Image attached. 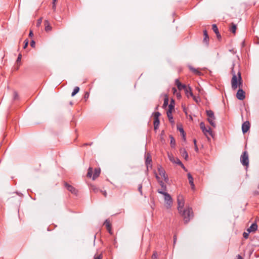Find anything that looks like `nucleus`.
<instances>
[{
    "label": "nucleus",
    "mask_w": 259,
    "mask_h": 259,
    "mask_svg": "<svg viewBox=\"0 0 259 259\" xmlns=\"http://www.w3.org/2000/svg\"><path fill=\"white\" fill-rule=\"evenodd\" d=\"M206 115L208 116L207 120L209 122V124L212 126L213 127H215L216 126L215 123V116L214 115L213 112L211 110H206Z\"/></svg>",
    "instance_id": "4"
},
{
    "label": "nucleus",
    "mask_w": 259,
    "mask_h": 259,
    "mask_svg": "<svg viewBox=\"0 0 259 259\" xmlns=\"http://www.w3.org/2000/svg\"><path fill=\"white\" fill-rule=\"evenodd\" d=\"M29 37H32L33 36V32L31 30H30L29 32Z\"/></svg>",
    "instance_id": "47"
},
{
    "label": "nucleus",
    "mask_w": 259,
    "mask_h": 259,
    "mask_svg": "<svg viewBox=\"0 0 259 259\" xmlns=\"http://www.w3.org/2000/svg\"><path fill=\"white\" fill-rule=\"evenodd\" d=\"M236 28H237L236 25L235 24H234V23H232L231 28L230 29V31L232 33H235L236 32Z\"/></svg>",
    "instance_id": "24"
},
{
    "label": "nucleus",
    "mask_w": 259,
    "mask_h": 259,
    "mask_svg": "<svg viewBox=\"0 0 259 259\" xmlns=\"http://www.w3.org/2000/svg\"><path fill=\"white\" fill-rule=\"evenodd\" d=\"M93 173V168L90 167L88 169V171L87 173V177L89 178H91Z\"/></svg>",
    "instance_id": "28"
},
{
    "label": "nucleus",
    "mask_w": 259,
    "mask_h": 259,
    "mask_svg": "<svg viewBox=\"0 0 259 259\" xmlns=\"http://www.w3.org/2000/svg\"><path fill=\"white\" fill-rule=\"evenodd\" d=\"M28 40L27 39H26L24 41V45L23 46V48L25 49L28 46Z\"/></svg>",
    "instance_id": "37"
},
{
    "label": "nucleus",
    "mask_w": 259,
    "mask_h": 259,
    "mask_svg": "<svg viewBox=\"0 0 259 259\" xmlns=\"http://www.w3.org/2000/svg\"><path fill=\"white\" fill-rule=\"evenodd\" d=\"M79 91V88L76 87L74 88V90L71 94V96H74Z\"/></svg>",
    "instance_id": "25"
},
{
    "label": "nucleus",
    "mask_w": 259,
    "mask_h": 259,
    "mask_svg": "<svg viewBox=\"0 0 259 259\" xmlns=\"http://www.w3.org/2000/svg\"><path fill=\"white\" fill-rule=\"evenodd\" d=\"M168 104V99L167 98H165L164 99V102L163 104V108H166Z\"/></svg>",
    "instance_id": "29"
},
{
    "label": "nucleus",
    "mask_w": 259,
    "mask_h": 259,
    "mask_svg": "<svg viewBox=\"0 0 259 259\" xmlns=\"http://www.w3.org/2000/svg\"><path fill=\"white\" fill-rule=\"evenodd\" d=\"M167 117L169 119V120L170 122H174V120H173V117L172 116V112H170V114H169V112L168 111H167Z\"/></svg>",
    "instance_id": "26"
},
{
    "label": "nucleus",
    "mask_w": 259,
    "mask_h": 259,
    "mask_svg": "<svg viewBox=\"0 0 259 259\" xmlns=\"http://www.w3.org/2000/svg\"><path fill=\"white\" fill-rule=\"evenodd\" d=\"M194 143L195 146L197 145H196V140H194Z\"/></svg>",
    "instance_id": "58"
},
{
    "label": "nucleus",
    "mask_w": 259,
    "mask_h": 259,
    "mask_svg": "<svg viewBox=\"0 0 259 259\" xmlns=\"http://www.w3.org/2000/svg\"><path fill=\"white\" fill-rule=\"evenodd\" d=\"M238 259H242V257L241 256V255H238Z\"/></svg>",
    "instance_id": "55"
},
{
    "label": "nucleus",
    "mask_w": 259,
    "mask_h": 259,
    "mask_svg": "<svg viewBox=\"0 0 259 259\" xmlns=\"http://www.w3.org/2000/svg\"><path fill=\"white\" fill-rule=\"evenodd\" d=\"M101 192L103 193V195L105 196V197H106L107 196V192L105 191H101Z\"/></svg>",
    "instance_id": "46"
},
{
    "label": "nucleus",
    "mask_w": 259,
    "mask_h": 259,
    "mask_svg": "<svg viewBox=\"0 0 259 259\" xmlns=\"http://www.w3.org/2000/svg\"><path fill=\"white\" fill-rule=\"evenodd\" d=\"M93 190L95 192H97L99 191L98 189V188H95V187L93 188Z\"/></svg>",
    "instance_id": "48"
},
{
    "label": "nucleus",
    "mask_w": 259,
    "mask_h": 259,
    "mask_svg": "<svg viewBox=\"0 0 259 259\" xmlns=\"http://www.w3.org/2000/svg\"><path fill=\"white\" fill-rule=\"evenodd\" d=\"M188 179L189 180V182L192 187V189H193L194 188L195 185L193 182V178L190 173L188 174Z\"/></svg>",
    "instance_id": "15"
},
{
    "label": "nucleus",
    "mask_w": 259,
    "mask_h": 259,
    "mask_svg": "<svg viewBox=\"0 0 259 259\" xmlns=\"http://www.w3.org/2000/svg\"><path fill=\"white\" fill-rule=\"evenodd\" d=\"M191 69L193 70L194 72L197 73L198 71L195 68H191Z\"/></svg>",
    "instance_id": "50"
},
{
    "label": "nucleus",
    "mask_w": 259,
    "mask_h": 259,
    "mask_svg": "<svg viewBox=\"0 0 259 259\" xmlns=\"http://www.w3.org/2000/svg\"><path fill=\"white\" fill-rule=\"evenodd\" d=\"M231 72L233 74V77L231 79L232 88L233 90H235L238 87L239 88L236 94V97L238 100H243L245 99V92L241 89L242 86V80L241 73L239 71L237 75L234 71L233 67L232 68Z\"/></svg>",
    "instance_id": "1"
},
{
    "label": "nucleus",
    "mask_w": 259,
    "mask_h": 259,
    "mask_svg": "<svg viewBox=\"0 0 259 259\" xmlns=\"http://www.w3.org/2000/svg\"><path fill=\"white\" fill-rule=\"evenodd\" d=\"M21 57H22V56L21 54H19L18 55V57L17 58V62L18 63L19 62H20L21 60Z\"/></svg>",
    "instance_id": "41"
},
{
    "label": "nucleus",
    "mask_w": 259,
    "mask_h": 259,
    "mask_svg": "<svg viewBox=\"0 0 259 259\" xmlns=\"http://www.w3.org/2000/svg\"><path fill=\"white\" fill-rule=\"evenodd\" d=\"M44 24H45V30L47 32L51 30L52 27L50 25V23H49V21L48 20H46L44 21Z\"/></svg>",
    "instance_id": "16"
},
{
    "label": "nucleus",
    "mask_w": 259,
    "mask_h": 259,
    "mask_svg": "<svg viewBox=\"0 0 259 259\" xmlns=\"http://www.w3.org/2000/svg\"><path fill=\"white\" fill-rule=\"evenodd\" d=\"M200 127L205 135L207 136V134H209V135L211 136L212 135V132L211 128L209 127L208 129H207L203 122H200Z\"/></svg>",
    "instance_id": "9"
},
{
    "label": "nucleus",
    "mask_w": 259,
    "mask_h": 259,
    "mask_svg": "<svg viewBox=\"0 0 259 259\" xmlns=\"http://www.w3.org/2000/svg\"><path fill=\"white\" fill-rule=\"evenodd\" d=\"M182 215L184 217L185 223H188L190 219L193 217V212L191 208L188 207L185 209H182V211L180 212Z\"/></svg>",
    "instance_id": "2"
},
{
    "label": "nucleus",
    "mask_w": 259,
    "mask_h": 259,
    "mask_svg": "<svg viewBox=\"0 0 259 259\" xmlns=\"http://www.w3.org/2000/svg\"><path fill=\"white\" fill-rule=\"evenodd\" d=\"M195 150L196 151H198V148L197 145L195 146Z\"/></svg>",
    "instance_id": "52"
},
{
    "label": "nucleus",
    "mask_w": 259,
    "mask_h": 259,
    "mask_svg": "<svg viewBox=\"0 0 259 259\" xmlns=\"http://www.w3.org/2000/svg\"><path fill=\"white\" fill-rule=\"evenodd\" d=\"M89 97V94L88 93H86L85 95V98L86 97Z\"/></svg>",
    "instance_id": "57"
},
{
    "label": "nucleus",
    "mask_w": 259,
    "mask_h": 259,
    "mask_svg": "<svg viewBox=\"0 0 259 259\" xmlns=\"http://www.w3.org/2000/svg\"><path fill=\"white\" fill-rule=\"evenodd\" d=\"M183 111L184 112L187 114V109L186 108H184L183 109Z\"/></svg>",
    "instance_id": "51"
},
{
    "label": "nucleus",
    "mask_w": 259,
    "mask_h": 259,
    "mask_svg": "<svg viewBox=\"0 0 259 259\" xmlns=\"http://www.w3.org/2000/svg\"><path fill=\"white\" fill-rule=\"evenodd\" d=\"M158 106H157V107H156V108H155V110H157V109H158Z\"/></svg>",
    "instance_id": "62"
},
{
    "label": "nucleus",
    "mask_w": 259,
    "mask_h": 259,
    "mask_svg": "<svg viewBox=\"0 0 259 259\" xmlns=\"http://www.w3.org/2000/svg\"><path fill=\"white\" fill-rule=\"evenodd\" d=\"M158 171L160 176H161V177L164 176V175L165 174V171L161 166H159L158 167Z\"/></svg>",
    "instance_id": "22"
},
{
    "label": "nucleus",
    "mask_w": 259,
    "mask_h": 259,
    "mask_svg": "<svg viewBox=\"0 0 259 259\" xmlns=\"http://www.w3.org/2000/svg\"><path fill=\"white\" fill-rule=\"evenodd\" d=\"M244 41H243L242 42V47H243V46H244Z\"/></svg>",
    "instance_id": "60"
},
{
    "label": "nucleus",
    "mask_w": 259,
    "mask_h": 259,
    "mask_svg": "<svg viewBox=\"0 0 259 259\" xmlns=\"http://www.w3.org/2000/svg\"><path fill=\"white\" fill-rule=\"evenodd\" d=\"M157 192L158 193L164 195L166 206L167 208H170L172 203V198L170 195L168 193L165 192L161 190H158Z\"/></svg>",
    "instance_id": "3"
},
{
    "label": "nucleus",
    "mask_w": 259,
    "mask_h": 259,
    "mask_svg": "<svg viewBox=\"0 0 259 259\" xmlns=\"http://www.w3.org/2000/svg\"><path fill=\"white\" fill-rule=\"evenodd\" d=\"M212 29L214 31V32L216 34L217 36L218 39H220L221 38V36L220 33H219V29L218 28V27L216 24H213L212 25Z\"/></svg>",
    "instance_id": "12"
},
{
    "label": "nucleus",
    "mask_w": 259,
    "mask_h": 259,
    "mask_svg": "<svg viewBox=\"0 0 259 259\" xmlns=\"http://www.w3.org/2000/svg\"><path fill=\"white\" fill-rule=\"evenodd\" d=\"M41 22H42V18H40L37 20V21L36 23V26L39 27L40 25Z\"/></svg>",
    "instance_id": "33"
},
{
    "label": "nucleus",
    "mask_w": 259,
    "mask_h": 259,
    "mask_svg": "<svg viewBox=\"0 0 259 259\" xmlns=\"http://www.w3.org/2000/svg\"><path fill=\"white\" fill-rule=\"evenodd\" d=\"M152 161L151 158L150 157H147L146 159L145 163L147 165V168L149 166V164H150L151 162Z\"/></svg>",
    "instance_id": "27"
},
{
    "label": "nucleus",
    "mask_w": 259,
    "mask_h": 259,
    "mask_svg": "<svg viewBox=\"0 0 259 259\" xmlns=\"http://www.w3.org/2000/svg\"><path fill=\"white\" fill-rule=\"evenodd\" d=\"M160 115V113L159 112L154 113V119H159V116Z\"/></svg>",
    "instance_id": "32"
},
{
    "label": "nucleus",
    "mask_w": 259,
    "mask_h": 259,
    "mask_svg": "<svg viewBox=\"0 0 259 259\" xmlns=\"http://www.w3.org/2000/svg\"><path fill=\"white\" fill-rule=\"evenodd\" d=\"M94 259H102V255L100 254L97 256H95Z\"/></svg>",
    "instance_id": "43"
},
{
    "label": "nucleus",
    "mask_w": 259,
    "mask_h": 259,
    "mask_svg": "<svg viewBox=\"0 0 259 259\" xmlns=\"http://www.w3.org/2000/svg\"><path fill=\"white\" fill-rule=\"evenodd\" d=\"M176 144V142L175 139L172 137L170 136V145L171 147H174Z\"/></svg>",
    "instance_id": "30"
},
{
    "label": "nucleus",
    "mask_w": 259,
    "mask_h": 259,
    "mask_svg": "<svg viewBox=\"0 0 259 259\" xmlns=\"http://www.w3.org/2000/svg\"><path fill=\"white\" fill-rule=\"evenodd\" d=\"M249 233H249L248 232H244L243 234V237L244 238H245V239L248 238Z\"/></svg>",
    "instance_id": "34"
},
{
    "label": "nucleus",
    "mask_w": 259,
    "mask_h": 259,
    "mask_svg": "<svg viewBox=\"0 0 259 259\" xmlns=\"http://www.w3.org/2000/svg\"><path fill=\"white\" fill-rule=\"evenodd\" d=\"M163 179H164V180L165 181V182H167L168 180V177L166 176V174L164 175V176H162Z\"/></svg>",
    "instance_id": "39"
},
{
    "label": "nucleus",
    "mask_w": 259,
    "mask_h": 259,
    "mask_svg": "<svg viewBox=\"0 0 259 259\" xmlns=\"http://www.w3.org/2000/svg\"><path fill=\"white\" fill-rule=\"evenodd\" d=\"M160 123L159 119H155L154 120V130H157L158 127Z\"/></svg>",
    "instance_id": "23"
},
{
    "label": "nucleus",
    "mask_w": 259,
    "mask_h": 259,
    "mask_svg": "<svg viewBox=\"0 0 259 259\" xmlns=\"http://www.w3.org/2000/svg\"><path fill=\"white\" fill-rule=\"evenodd\" d=\"M160 185L161 186L162 188H163L164 190L166 189V185L164 184V183L162 181H160Z\"/></svg>",
    "instance_id": "35"
},
{
    "label": "nucleus",
    "mask_w": 259,
    "mask_h": 259,
    "mask_svg": "<svg viewBox=\"0 0 259 259\" xmlns=\"http://www.w3.org/2000/svg\"><path fill=\"white\" fill-rule=\"evenodd\" d=\"M240 161L244 166H248L249 164L248 155L246 151L243 152L240 157Z\"/></svg>",
    "instance_id": "5"
},
{
    "label": "nucleus",
    "mask_w": 259,
    "mask_h": 259,
    "mask_svg": "<svg viewBox=\"0 0 259 259\" xmlns=\"http://www.w3.org/2000/svg\"><path fill=\"white\" fill-rule=\"evenodd\" d=\"M172 90L174 91V93L177 92V90L175 88H172Z\"/></svg>",
    "instance_id": "54"
},
{
    "label": "nucleus",
    "mask_w": 259,
    "mask_h": 259,
    "mask_svg": "<svg viewBox=\"0 0 259 259\" xmlns=\"http://www.w3.org/2000/svg\"><path fill=\"white\" fill-rule=\"evenodd\" d=\"M18 95L17 93V92H14V99L15 100L17 99V97H18Z\"/></svg>",
    "instance_id": "42"
},
{
    "label": "nucleus",
    "mask_w": 259,
    "mask_h": 259,
    "mask_svg": "<svg viewBox=\"0 0 259 259\" xmlns=\"http://www.w3.org/2000/svg\"><path fill=\"white\" fill-rule=\"evenodd\" d=\"M250 128V123L249 122L246 121L243 123L242 125V131L243 134L246 133Z\"/></svg>",
    "instance_id": "11"
},
{
    "label": "nucleus",
    "mask_w": 259,
    "mask_h": 259,
    "mask_svg": "<svg viewBox=\"0 0 259 259\" xmlns=\"http://www.w3.org/2000/svg\"><path fill=\"white\" fill-rule=\"evenodd\" d=\"M175 83L179 90H184L186 96H188V89L186 85L182 84L178 79H176Z\"/></svg>",
    "instance_id": "7"
},
{
    "label": "nucleus",
    "mask_w": 259,
    "mask_h": 259,
    "mask_svg": "<svg viewBox=\"0 0 259 259\" xmlns=\"http://www.w3.org/2000/svg\"><path fill=\"white\" fill-rule=\"evenodd\" d=\"M64 185L68 191L74 195H77L78 191L74 187L67 183H65Z\"/></svg>",
    "instance_id": "10"
},
{
    "label": "nucleus",
    "mask_w": 259,
    "mask_h": 259,
    "mask_svg": "<svg viewBox=\"0 0 259 259\" xmlns=\"http://www.w3.org/2000/svg\"><path fill=\"white\" fill-rule=\"evenodd\" d=\"M168 158L171 162L180 165L185 170L187 171L186 167L178 158L175 157L171 155H168Z\"/></svg>",
    "instance_id": "6"
},
{
    "label": "nucleus",
    "mask_w": 259,
    "mask_h": 259,
    "mask_svg": "<svg viewBox=\"0 0 259 259\" xmlns=\"http://www.w3.org/2000/svg\"><path fill=\"white\" fill-rule=\"evenodd\" d=\"M92 144V143H91V144H90L89 145H91ZM89 145L88 143H85V144H84V146H85V145Z\"/></svg>",
    "instance_id": "59"
},
{
    "label": "nucleus",
    "mask_w": 259,
    "mask_h": 259,
    "mask_svg": "<svg viewBox=\"0 0 259 259\" xmlns=\"http://www.w3.org/2000/svg\"><path fill=\"white\" fill-rule=\"evenodd\" d=\"M104 225L106 226L107 230L108 231L109 233L111 234H112V231H111V225L110 223L108 222L107 220H106L104 222Z\"/></svg>",
    "instance_id": "17"
},
{
    "label": "nucleus",
    "mask_w": 259,
    "mask_h": 259,
    "mask_svg": "<svg viewBox=\"0 0 259 259\" xmlns=\"http://www.w3.org/2000/svg\"><path fill=\"white\" fill-rule=\"evenodd\" d=\"M181 134H182V135L183 136L184 140L185 141L186 140V135H185V132L183 133H181Z\"/></svg>",
    "instance_id": "45"
},
{
    "label": "nucleus",
    "mask_w": 259,
    "mask_h": 259,
    "mask_svg": "<svg viewBox=\"0 0 259 259\" xmlns=\"http://www.w3.org/2000/svg\"><path fill=\"white\" fill-rule=\"evenodd\" d=\"M152 259H157V254L156 252H154L152 255Z\"/></svg>",
    "instance_id": "36"
},
{
    "label": "nucleus",
    "mask_w": 259,
    "mask_h": 259,
    "mask_svg": "<svg viewBox=\"0 0 259 259\" xmlns=\"http://www.w3.org/2000/svg\"><path fill=\"white\" fill-rule=\"evenodd\" d=\"M174 108H175L174 100L173 99H172L170 104L168 105V110L167 111H168L169 114H170V112L172 111V110L174 109Z\"/></svg>",
    "instance_id": "19"
},
{
    "label": "nucleus",
    "mask_w": 259,
    "mask_h": 259,
    "mask_svg": "<svg viewBox=\"0 0 259 259\" xmlns=\"http://www.w3.org/2000/svg\"><path fill=\"white\" fill-rule=\"evenodd\" d=\"M100 168H95L94 170V173L93 176V180H95L97 177H98L100 174Z\"/></svg>",
    "instance_id": "18"
},
{
    "label": "nucleus",
    "mask_w": 259,
    "mask_h": 259,
    "mask_svg": "<svg viewBox=\"0 0 259 259\" xmlns=\"http://www.w3.org/2000/svg\"><path fill=\"white\" fill-rule=\"evenodd\" d=\"M180 153L186 160L188 158V154L185 148H181L180 150Z\"/></svg>",
    "instance_id": "14"
},
{
    "label": "nucleus",
    "mask_w": 259,
    "mask_h": 259,
    "mask_svg": "<svg viewBox=\"0 0 259 259\" xmlns=\"http://www.w3.org/2000/svg\"><path fill=\"white\" fill-rule=\"evenodd\" d=\"M57 0H53V3H52V4H56V2H57Z\"/></svg>",
    "instance_id": "56"
},
{
    "label": "nucleus",
    "mask_w": 259,
    "mask_h": 259,
    "mask_svg": "<svg viewBox=\"0 0 259 259\" xmlns=\"http://www.w3.org/2000/svg\"><path fill=\"white\" fill-rule=\"evenodd\" d=\"M176 241H177V237H176V235H174V244L175 245L176 243Z\"/></svg>",
    "instance_id": "44"
},
{
    "label": "nucleus",
    "mask_w": 259,
    "mask_h": 259,
    "mask_svg": "<svg viewBox=\"0 0 259 259\" xmlns=\"http://www.w3.org/2000/svg\"><path fill=\"white\" fill-rule=\"evenodd\" d=\"M190 90V96L192 97H193V100L197 103L199 102L200 100V98L198 96H194L193 94V93L191 90V88H189Z\"/></svg>",
    "instance_id": "20"
},
{
    "label": "nucleus",
    "mask_w": 259,
    "mask_h": 259,
    "mask_svg": "<svg viewBox=\"0 0 259 259\" xmlns=\"http://www.w3.org/2000/svg\"><path fill=\"white\" fill-rule=\"evenodd\" d=\"M53 9L55 11L56 8V4H53L52 6Z\"/></svg>",
    "instance_id": "49"
},
{
    "label": "nucleus",
    "mask_w": 259,
    "mask_h": 259,
    "mask_svg": "<svg viewBox=\"0 0 259 259\" xmlns=\"http://www.w3.org/2000/svg\"><path fill=\"white\" fill-rule=\"evenodd\" d=\"M189 88H190V87L187 88L188 89V96H187L188 97H189V96H190V90H189Z\"/></svg>",
    "instance_id": "53"
},
{
    "label": "nucleus",
    "mask_w": 259,
    "mask_h": 259,
    "mask_svg": "<svg viewBox=\"0 0 259 259\" xmlns=\"http://www.w3.org/2000/svg\"><path fill=\"white\" fill-rule=\"evenodd\" d=\"M142 189V184H139L138 186V191L140 193L141 195H143Z\"/></svg>",
    "instance_id": "31"
},
{
    "label": "nucleus",
    "mask_w": 259,
    "mask_h": 259,
    "mask_svg": "<svg viewBox=\"0 0 259 259\" xmlns=\"http://www.w3.org/2000/svg\"><path fill=\"white\" fill-rule=\"evenodd\" d=\"M156 179H159V177L158 176H156Z\"/></svg>",
    "instance_id": "61"
},
{
    "label": "nucleus",
    "mask_w": 259,
    "mask_h": 259,
    "mask_svg": "<svg viewBox=\"0 0 259 259\" xmlns=\"http://www.w3.org/2000/svg\"><path fill=\"white\" fill-rule=\"evenodd\" d=\"M178 130L180 131L181 133H184V129L182 127H178Z\"/></svg>",
    "instance_id": "40"
},
{
    "label": "nucleus",
    "mask_w": 259,
    "mask_h": 259,
    "mask_svg": "<svg viewBox=\"0 0 259 259\" xmlns=\"http://www.w3.org/2000/svg\"><path fill=\"white\" fill-rule=\"evenodd\" d=\"M203 35H204V39H203V42L205 43L207 45H208V41L209 37L207 34V31L206 30H204L203 31Z\"/></svg>",
    "instance_id": "21"
},
{
    "label": "nucleus",
    "mask_w": 259,
    "mask_h": 259,
    "mask_svg": "<svg viewBox=\"0 0 259 259\" xmlns=\"http://www.w3.org/2000/svg\"><path fill=\"white\" fill-rule=\"evenodd\" d=\"M35 42L34 40H32L30 42V46L31 47L34 48L35 47Z\"/></svg>",
    "instance_id": "38"
},
{
    "label": "nucleus",
    "mask_w": 259,
    "mask_h": 259,
    "mask_svg": "<svg viewBox=\"0 0 259 259\" xmlns=\"http://www.w3.org/2000/svg\"><path fill=\"white\" fill-rule=\"evenodd\" d=\"M177 201H178V210L179 211V212H181L182 209H183V207L184 206V203H185L183 196L182 195H179L177 198Z\"/></svg>",
    "instance_id": "8"
},
{
    "label": "nucleus",
    "mask_w": 259,
    "mask_h": 259,
    "mask_svg": "<svg viewBox=\"0 0 259 259\" xmlns=\"http://www.w3.org/2000/svg\"><path fill=\"white\" fill-rule=\"evenodd\" d=\"M257 229V225L256 223H253L251 224V225L250 226L249 228H248L247 230V231L249 233H250L251 232H254L256 231Z\"/></svg>",
    "instance_id": "13"
}]
</instances>
